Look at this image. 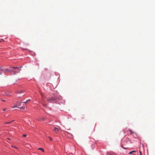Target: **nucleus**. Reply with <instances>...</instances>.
<instances>
[{
    "label": "nucleus",
    "instance_id": "1a4fd4ad",
    "mask_svg": "<svg viewBox=\"0 0 155 155\" xmlns=\"http://www.w3.org/2000/svg\"><path fill=\"white\" fill-rule=\"evenodd\" d=\"M38 149L39 150H41L43 152H44V150L42 148H38Z\"/></svg>",
    "mask_w": 155,
    "mask_h": 155
},
{
    "label": "nucleus",
    "instance_id": "9b49d317",
    "mask_svg": "<svg viewBox=\"0 0 155 155\" xmlns=\"http://www.w3.org/2000/svg\"><path fill=\"white\" fill-rule=\"evenodd\" d=\"M21 103H22V102H21L20 101H18L17 103V104L18 105H20Z\"/></svg>",
    "mask_w": 155,
    "mask_h": 155
},
{
    "label": "nucleus",
    "instance_id": "2eb2a0df",
    "mask_svg": "<svg viewBox=\"0 0 155 155\" xmlns=\"http://www.w3.org/2000/svg\"><path fill=\"white\" fill-rule=\"evenodd\" d=\"M121 147H122L123 148V149H126L127 148H125V147H123L122 145H121Z\"/></svg>",
    "mask_w": 155,
    "mask_h": 155
},
{
    "label": "nucleus",
    "instance_id": "f8f14e48",
    "mask_svg": "<svg viewBox=\"0 0 155 155\" xmlns=\"http://www.w3.org/2000/svg\"><path fill=\"white\" fill-rule=\"evenodd\" d=\"M129 131H130V132L131 134H133L134 133L132 131V130L131 129L129 130Z\"/></svg>",
    "mask_w": 155,
    "mask_h": 155
},
{
    "label": "nucleus",
    "instance_id": "423d86ee",
    "mask_svg": "<svg viewBox=\"0 0 155 155\" xmlns=\"http://www.w3.org/2000/svg\"><path fill=\"white\" fill-rule=\"evenodd\" d=\"M136 152V150H133V151H131L129 152L128 153L129 154H133V155H134V153H135Z\"/></svg>",
    "mask_w": 155,
    "mask_h": 155
},
{
    "label": "nucleus",
    "instance_id": "b1692460",
    "mask_svg": "<svg viewBox=\"0 0 155 155\" xmlns=\"http://www.w3.org/2000/svg\"><path fill=\"white\" fill-rule=\"evenodd\" d=\"M140 155H142L141 152L140 151Z\"/></svg>",
    "mask_w": 155,
    "mask_h": 155
},
{
    "label": "nucleus",
    "instance_id": "f3484780",
    "mask_svg": "<svg viewBox=\"0 0 155 155\" xmlns=\"http://www.w3.org/2000/svg\"><path fill=\"white\" fill-rule=\"evenodd\" d=\"M23 137H26L27 136V135L25 134H24L22 136Z\"/></svg>",
    "mask_w": 155,
    "mask_h": 155
},
{
    "label": "nucleus",
    "instance_id": "20e7f679",
    "mask_svg": "<svg viewBox=\"0 0 155 155\" xmlns=\"http://www.w3.org/2000/svg\"><path fill=\"white\" fill-rule=\"evenodd\" d=\"M53 130L56 133H57L58 132V131H59V129L58 128L55 127H54V128Z\"/></svg>",
    "mask_w": 155,
    "mask_h": 155
},
{
    "label": "nucleus",
    "instance_id": "ddd939ff",
    "mask_svg": "<svg viewBox=\"0 0 155 155\" xmlns=\"http://www.w3.org/2000/svg\"><path fill=\"white\" fill-rule=\"evenodd\" d=\"M45 120V118L44 117H43L42 118H41V120Z\"/></svg>",
    "mask_w": 155,
    "mask_h": 155
},
{
    "label": "nucleus",
    "instance_id": "c85d7f7f",
    "mask_svg": "<svg viewBox=\"0 0 155 155\" xmlns=\"http://www.w3.org/2000/svg\"><path fill=\"white\" fill-rule=\"evenodd\" d=\"M25 95V94H24L23 95V96H24V95Z\"/></svg>",
    "mask_w": 155,
    "mask_h": 155
},
{
    "label": "nucleus",
    "instance_id": "a878e982",
    "mask_svg": "<svg viewBox=\"0 0 155 155\" xmlns=\"http://www.w3.org/2000/svg\"><path fill=\"white\" fill-rule=\"evenodd\" d=\"M3 40L2 39H1V40H0V42L1 41H2Z\"/></svg>",
    "mask_w": 155,
    "mask_h": 155
},
{
    "label": "nucleus",
    "instance_id": "393cba45",
    "mask_svg": "<svg viewBox=\"0 0 155 155\" xmlns=\"http://www.w3.org/2000/svg\"><path fill=\"white\" fill-rule=\"evenodd\" d=\"M5 110H6V109H3V110L4 111H5Z\"/></svg>",
    "mask_w": 155,
    "mask_h": 155
},
{
    "label": "nucleus",
    "instance_id": "412c9836",
    "mask_svg": "<svg viewBox=\"0 0 155 155\" xmlns=\"http://www.w3.org/2000/svg\"><path fill=\"white\" fill-rule=\"evenodd\" d=\"M1 100L2 101H5V100H3L2 99H1Z\"/></svg>",
    "mask_w": 155,
    "mask_h": 155
},
{
    "label": "nucleus",
    "instance_id": "6ab92c4d",
    "mask_svg": "<svg viewBox=\"0 0 155 155\" xmlns=\"http://www.w3.org/2000/svg\"><path fill=\"white\" fill-rule=\"evenodd\" d=\"M18 107H18L17 106V105H15V106L13 108H15V107Z\"/></svg>",
    "mask_w": 155,
    "mask_h": 155
},
{
    "label": "nucleus",
    "instance_id": "9d476101",
    "mask_svg": "<svg viewBox=\"0 0 155 155\" xmlns=\"http://www.w3.org/2000/svg\"><path fill=\"white\" fill-rule=\"evenodd\" d=\"M18 108H20L22 110H24L25 109V107H18Z\"/></svg>",
    "mask_w": 155,
    "mask_h": 155
},
{
    "label": "nucleus",
    "instance_id": "dca6fc26",
    "mask_svg": "<svg viewBox=\"0 0 155 155\" xmlns=\"http://www.w3.org/2000/svg\"><path fill=\"white\" fill-rule=\"evenodd\" d=\"M12 121H11V122H6L5 123V124H9V123H10Z\"/></svg>",
    "mask_w": 155,
    "mask_h": 155
},
{
    "label": "nucleus",
    "instance_id": "6e6552de",
    "mask_svg": "<svg viewBox=\"0 0 155 155\" xmlns=\"http://www.w3.org/2000/svg\"><path fill=\"white\" fill-rule=\"evenodd\" d=\"M24 91H18L16 93L21 94L22 93H24Z\"/></svg>",
    "mask_w": 155,
    "mask_h": 155
},
{
    "label": "nucleus",
    "instance_id": "4468645a",
    "mask_svg": "<svg viewBox=\"0 0 155 155\" xmlns=\"http://www.w3.org/2000/svg\"><path fill=\"white\" fill-rule=\"evenodd\" d=\"M3 70V69L2 67H0V71H2Z\"/></svg>",
    "mask_w": 155,
    "mask_h": 155
},
{
    "label": "nucleus",
    "instance_id": "aec40b11",
    "mask_svg": "<svg viewBox=\"0 0 155 155\" xmlns=\"http://www.w3.org/2000/svg\"><path fill=\"white\" fill-rule=\"evenodd\" d=\"M2 71H0V74H2Z\"/></svg>",
    "mask_w": 155,
    "mask_h": 155
},
{
    "label": "nucleus",
    "instance_id": "5701e85b",
    "mask_svg": "<svg viewBox=\"0 0 155 155\" xmlns=\"http://www.w3.org/2000/svg\"><path fill=\"white\" fill-rule=\"evenodd\" d=\"M110 155H114L113 153H110Z\"/></svg>",
    "mask_w": 155,
    "mask_h": 155
},
{
    "label": "nucleus",
    "instance_id": "f257e3e1",
    "mask_svg": "<svg viewBox=\"0 0 155 155\" xmlns=\"http://www.w3.org/2000/svg\"><path fill=\"white\" fill-rule=\"evenodd\" d=\"M47 100L48 102L52 103H56L60 104H64V100L62 99L61 96L54 94L49 97Z\"/></svg>",
    "mask_w": 155,
    "mask_h": 155
},
{
    "label": "nucleus",
    "instance_id": "c756f323",
    "mask_svg": "<svg viewBox=\"0 0 155 155\" xmlns=\"http://www.w3.org/2000/svg\"><path fill=\"white\" fill-rule=\"evenodd\" d=\"M12 147H14V146H12Z\"/></svg>",
    "mask_w": 155,
    "mask_h": 155
},
{
    "label": "nucleus",
    "instance_id": "f03ea898",
    "mask_svg": "<svg viewBox=\"0 0 155 155\" xmlns=\"http://www.w3.org/2000/svg\"><path fill=\"white\" fill-rule=\"evenodd\" d=\"M11 71L12 74L15 75L19 73L21 69H19V68H18V67H11Z\"/></svg>",
    "mask_w": 155,
    "mask_h": 155
},
{
    "label": "nucleus",
    "instance_id": "a211bd4d",
    "mask_svg": "<svg viewBox=\"0 0 155 155\" xmlns=\"http://www.w3.org/2000/svg\"><path fill=\"white\" fill-rule=\"evenodd\" d=\"M49 139L51 141L52 140V139L51 138V137H49Z\"/></svg>",
    "mask_w": 155,
    "mask_h": 155
},
{
    "label": "nucleus",
    "instance_id": "bb28decb",
    "mask_svg": "<svg viewBox=\"0 0 155 155\" xmlns=\"http://www.w3.org/2000/svg\"><path fill=\"white\" fill-rule=\"evenodd\" d=\"M14 147L15 148H17V147Z\"/></svg>",
    "mask_w": 155,
    "mask_h": 155
},
{
    "label": "nucleus",
    "instance_id": "0eeeda50",
    "mask_svg": "<svg viewBox=\"0 0 155 155\" xmlns=\"http://www.w3.org/2000/svg\"><path fill=\"white\" fill-rule=\"evenodd\" d=\"M30 101V99H29L27 100H26L25 101L22 102V103H24V104H26L27 103H28L29 101Z\"/></svg>",
    "mask_w": 155,
    "mask_h": 155
},
{
    "label": "nucleus",
    "instance_id": "39448f33",
    "mask_svg": "<svg viewBox=\"0 0 155 155\" xmlns=\"http://www.w3.org/2000/svg\"><path fill=\"white\" fill-rule=\"evenodd\" d=\"M5 95L8 96H10L11 95L9 93L6 92L5 93Z\"/></svg>",
    "mask_w": 155,
    "mask_h": 155
},
{
    "label": "nucleus",
    "instance_id": "4be33fe9",
    "mask_svg": "<svg viewBox=\"0 0 155 155\" xmlns=\"http://www.w3.org/2000/svg\"><path fill=\"white\" fill-rule=\"evenodd\" d=\"M22 67V66H21L19 67H18V68H19V69H20V68H21Z\"/></svg>",
    "mask_w": 155,
    "mask_h": 155
},
{
    "label": "nucleus",
    "instance_id": "cd10ccee",
    "mask_svg": "<svg viewBox=\"0 0 155 155\" xmlns=\"http://www.w3.org/2000/svg\"><path fill=\"white\" fill-rule=\"evenodd\" d=\"M7 139L8 140H10V139L9 138H7Z\"/></svg>",
    "mask_w": 155,
    "mask_h": 155
},
{
    "label": "nucleus",
    "instance_id": "7ed1b4c3",
    "mask_svg": "<svg viewBox=\"0 0 155 155\" xmlns=\"http://www.w3.org/2000/svg\"><path fill=\"white\" fill-rule=\"evenodd\" d=\"M5 71L7 72H11V67H10L9 68H6L5 69Z\"/></svg>",
    "mask_w": 155,
    "mask_h": 155
}]
</instances>
